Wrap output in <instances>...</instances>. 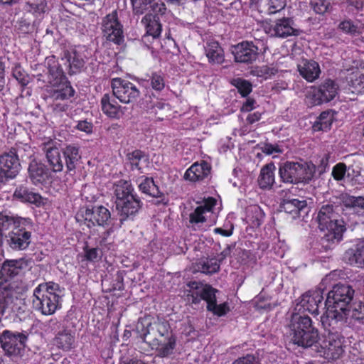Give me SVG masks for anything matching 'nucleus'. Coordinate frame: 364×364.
<instances>
[{"label":"nucleus","mask_w":364,"mask_h":364,"mask_svg":"<svg viewBox=\"0 0 364 364\" xmlns=\"http://www.w3.org/2000/svg\"><path fill=\"white\" fill-rule=\"evenodd\" d=\"M354 294L350 285L341 283L335 284L328 293L325 302L326 311L321 318L328 341H344L341 326L350 315Z\"/></svg>","instance_id":"obj_1"},{"label":"nucleus","mask_w":364,"mask_h":364,"mask_svg":"<svg viewBox=\"0 0 364 364\" xmlns=\"http://www.w3.org/2000/svg\"><path fill=\"white\" fill-rule=\"evenodd\" d=\"M31 219L0 212V246L6 239L7 245L14 251L26 250L31 242Z\"/></svg>","instance_id":"obj_2"},{"label":"nucleus","mask_w":364,"mask_h":364,"mask_svg":"<svg viewBox=\"0 0 364 364\" xmlns=\"http://www.w3.org/2000/svg\"><path fill=\"white\" fill-rule=\"evenodd\" d=\"M343 210L341 205L328 203L319 208L316 220L318 228L324 232L323 240L331 243H338L343 240V233L346 230V223L341 215Z\"/></svg>","instance_id":"obj_3"},{"label":"nucleus","mask_w":364,"mask_h":364,"mask_svg":"<svg viewBox=\"0 0 364 364\" xmlns=\"http://www.w3.org/2000/svg\"><path fill=\"white\" fill-rule=\"evenodd\" d=\"M113 192L120 226L128 220H133L143 203L134 191L131 181L121 179L114 183Z\"/></svg>","instance_id":"obj_4"},{"label":"nucleus","mask_w":364,"mask_h":364,"mask_svg":"<svg viewBox=\"0 0 364 364\" xmlns=\"http://www.w3.org/2000/svg\"><path fill=\"white\" fill-rule=\"evenodd\" d=\"M60 285L53 282L39 284L33 290V306L43 315H53L60 308Z\"/></svg>","instance_id":"obj_5"},{"label":"nucleus","mask_w":364,"mask_h":364,"mask_svg":"<svg viewBox=\"0 0 364 364\" xmlns=\"http://www.w3.org/2000/svg\"><path fill=\"white\" fill-rule=\"evenodd\" d=\"M279 175L285 183H309L314 176V167L303 161H287L279 165Z\"/></svg>","instance_id":"obj_6"},{"label":"nucleus","mask_w":364,"mask_h":364,"mask_svg":"<svg viewBox=\"0 0 364 364\" xmlns=\"http://www.w3.org/2000/svg\"><path fill=\"white\" fill-rule=\"evenodd\" d=\"M287 336L289 341H318L319 333L308 316H292Z\"/></svg>","instance_id":"obj_7"},{"label":"nucleus","mask_w":364,"mask_h":364,"mask_svg":"<svg viewBox=\"0 0 364 364\" xmlns=\"http://www.w3.org/2000/svg\"><path fill=\"white\" fill-rule=\"evenodd\" d=\"M339 90L336 82L331 79H326L318 86H311L308 90L306 98L312 106L321 105L333 100Z\"/></svg>","instance_id":"obj_8"},{"label":"nucleus","mask_w":364,"mask_h":364,"mask_svg":"<svg viewBox=\"0 0 364 364\" xmlns=\"http://www.w3.org/2000/svg\"><path fill=\"white\" fill-rule=\"evenodd\" d=\"M101 31L107 41L120 46L124 41L123 25L118 17L117 10L107 14L102 20Z\"/></svg>","instance_id":"obj_9"},{"label":"nucleus","mask_w":364,"mask_h":364,"mask_svg":"<svg viewBox=\"0 0 364 364\" xmlns=\"http://www.w3.org/2000/svg\"><path fill=\"white\" fill-rule=\"evenodd\" d=\"M113 95L122 103L135 102L140 96L139 88L132 82L121 77H114L111 80Z\"/></svg>","instance_id":"obj_10"},{"label":"nucleus","mask_w":364,"mask_h":364,"mask_svg":"<svg viewBox=\"0 0 364 364\" xmlns=\"http://www.w3.org/2000/svg\"><path fill=\"white\" fill-rule=\"evenodd\" d=\"M111 218V213L108 208L100 205H94L91 208H86L84 213L76 215V220L84 221V224L89 228L98 226H105Z\"/></svg>","instance_id":"obj_11"},{"label":"nucleus","mask_w":364,"mask_h":364,"mask_svg":"<svg viewBox=\"0 0 364 364\" xmlns=\"http://www.w3.org/2000/svg\"><path fill=\"white\" fill-rule=\"evenodd\" d=\"M219 291L209 284H205L200 289V298L206 302V310L218 317L226 316L230 311V304L224 301L217 303L216 294Z\"/></svg>","instance_id":"obj_12"},{"label":"nucleus","mask_w":364,"mask_h":364,"mask_svg":"<svg viewBox=\"0 0 364 364\" xmlns=\"http://www.w3.org/2000/svg\"><path fill=\"white\" fill-rule=\"evenodd\" d=\"M167 11L166 4L161 3L156 6L154 11L146 13L141 18V23L144 26L145 32L152 35L153 41H158L162 32L161 18Z\"/></svg>","instance_id":"obj_13"},{"label":"nucleus","mask_w":364,"mask_h":364,"mask_svg":"<svg viewBox=\"0 0 364 364\" xmlns=\"http://www.w3.org/2000/svg\"><path fill=\"white\" fill-rule=\"evenodd\" d=\"M47 73L46 74H38L36 79L41 82L43 86H48L51 84H56L57 82L67 78L58 58L55 55L48 56L45 60Z\"/></svg>","instance_id":"obj_14"},{"label":"nucleus","mask_w":364,"mask_h":364,"mask_svg":"<svg viewBox=\"0 0 364 364\" xmlns=\"http://www.w3.org/2000/svg\"><path fill=\"white\" fill-rule=\"evenodd\" d=\"M21 170V164L16 156L9 151L0 155V183L6 184L16 177Z\"/></svg>","instance_id":"obj_15"},{"label":"nucleus","mask_w":364,"mask_h":364,"mask_svg":"<svg viewBox=\"0 0 364 364\" xmlns=\"http://www.w3.org/2000/svg\"><path fill=\"white\" fill-rule=\"evenodd\" d=\"M232 54L237 63L252 64L259 56V48L252 41H242L233 46Z\"/></svg>","instance_id":"obj_16"},{"label":"nucleus","mask_w":364,"mask_h":364,"mask_svg":"<svg viewBox=\"0 0 364 364\" xmlns=\"http://www.w3.org/2000/svg\"><path fill=\"white\" fill-rule=\"evenodd\" d=\"M42 150L45 153L46 162L50 171L53 173L61 172L63 170L64 163L62 160V151L57 146L56 142L49 140L42 144Z\"/></svg>","instance_id":"obj_17"},{"label":"nucleus","mask_w":364,"mask_h":364,"mask_svg":"<svg viewBox=\"0 0 364 364\" xmlns=\"http://www.w3.org/2000/svg\"><path fill=\"white\" fill-rule=\"evenodd\" d=\"M323 299V297L320 291H309L300 297L295 310L301 313L309 312L312 315H317L319 304L322 303Z\"/></svg>","instance_id":"obj_18"},{"label":"nucleus","mask_w":364,"mask_h":364,"mask_svg":"<svg viewBox=\"0 0 364 364\" xmlns=\"http://www.w3.org/2000/svg\"><path fill=\"white\" fill-rule=\"evenodd\" d=\"M28 173L31 183L36 186L46 184L53 178L52 171L48 166L35 159L28 164Z\"/></svg>","instance_id":"obj_19"},{"label":"nucleus","mask_w":364,"mask_h":364,"mask_svg":"<svg viewBox=\"0 0 364 364\" xmlns=\"http://www.w3.org/2000/svg\"><path fill=\"white\" fill-rule=\"evenodd\" d=\"M48 87H49L46 90L48 96L53 102L68 100L75 94V90L68 78Z\"/></svg>","instance_id":"obj_20"},{"label":"nucleus","mask_w":364,"mask_h":364,"mask_svg":"<svg viewBox=\"0 0 364 364\" xmlns=\"http://www.w3.org/2000/svg\"><path fill=\"white\" fill-rule=\"evenodd\" d=\"M289 344L294 346L298 344L300 346V343H289ZM301 344L303 348L310 347L317 350L321 357L328 360L336 359L342 353L341 347L334 345V343H311L310 345H308V343H301Z\"/></svg>","instance_id":"obj_21"},{"label":"nucleus","mask_w":364,"mask_h":364,"mask_svg":"<svg viewBox=\"0 0 364 364\" xmlns=\"http://www.w3.org/2000/svg\"><path fill=\"white\" fill-rule=\"evenodd\" d=\"M61 151L65 160L67 173L74 175L82 158L80 146L75 144H67L61 149Z\"/></svg>","instance_id":"obj_22"},{"label":"nucleus","mask_w":364,"mask_h":364,"mask_svg":"<svg viewBox=\"0 0 364 364\" xmlns=\"http://www.w3.org/2000/svg\"><path fill=\"white\" fill-rule=\"evenodd\" d=\"M210 171V164L202 160L195 162L186 171L184 178L192 182L202 181L209 176Z\"/></svg>","instance_id":"obj_23"},{"label":"nucleus","mask_w":364,"mask_h":364,"mask_svg":"<svg viewBox=\"0 0 364 364\" xmlns=\"http://www.w3.org/2000/svg\"><path fill=\"white\" fill-rule=\"evenodd\" d=\"M61 61L66 66L70 75L80 73L85 64L82 55L75 50H65Z\"/></svg>","instance_id":"obj_24"},{"label":"nucleus","mask_w":364,"mask_h":364,"mask_svg":"<svg viewBox=\"0 0 364 364\" xmlns=\"http://www.w3.org/2000/svg\"><path fill=\"white\" fill-rule=\"evenodd\" d=\"M115 97L109 93L102 95L100 105L102 112L111 119H119L124 114L123 108L115 100Z\"/></svg>","instance_id":"obj_25"},{"label":"nucleus","mask_w":364,"mask_h":364,"mask_svg":"<svg viewBox=\"0 0 364 364\" xmlns=\"http://www.w3.org/2000/svg\"><path fill=\"white\" fill-rule=\"evenodd\" d=\"M139 190L147 196L153 198H163L158 201L157 203H162L167 205L168 203V199H165L164 193L159 190V186L155 183V181L152 177H147L142 176L137 181Z\"/></svg>","instance_id":"obj_26"},{"label":"nucleus","mask_w":364,"mask_h":364,"mask_svg":"<svg viewBox=\"0 0 364 364\" xmlns=\"http://www.w3.org/2000/svg\"><path fill=\"white\" fill-rule=\"evenodd\" d=\"M23 10L26 14H31L35 18L41 20L50 11L48 0H26Z\"/></svg>","instance_id":"obj_27"},{"label":"nucleus","mask_w":364,"mask_h":364,"mask_svg":"<svg viewBox=\"0 0 364 364\" xmlns=\"http://www.w3.org/2000/svg\"><path fill=\"white\" fill-rule=\"evenodd\" d=\"M344 260L350 265L364 267V240L358 242L354 248L347 250L343 255Z\"/></svg>","instance_id":"obj_28"},{"label":"nucleus","mask_w":364,"mask_h":364,"mask_svg":"<svg viewBox=\"0 0 364 364\" xmlns=\"http://www.w3.org/2000/svg\"><path fill=\"white\" fill-rule=\"evenodd\" d=\"M293 20L290 18L278 19L274 26V35L280 38L300 35L301 31L292 27Z\"/></svg>","instance_id":"obj_29"},{"label":"nucleus","mask_w":364,"mask_h":364,"mask_svg":"<svg viewBox=\"0 0 364 364\" xmlns=\"http://www.w3.org/2000/svg\"><path fill=\"white\" fill-rule=\"evenodd\" d=\"M298 70L301 76L309 82H314L321 74L319 64L312 60H306L302 65L298 66Z\"/></svg>","instance_id":"obj_30"},{"label":"nucleus","mask_w":364,"mask_h":364,"mask_svg":"<svg viewBox=\"0 0 364 364\" xmlns=\"http://www.w3.org/2000/svg\"><path fill=\"white\" fill-rule=\"evenodd\" d=\"M27 265V261L23 258L19 259H6L2 262L1 269L9 279V278H14L20 274Z\"/></svg>","instance_id":"obj_31"},{"label":"nucleus","mask_w":364,"mask_h":364,"mask_svg":"<svg viewBox=\"0 0 364 364\" xmlns=\"http://www.w3.org/2000/svg\"><path fill=\"white\" fill-rule=\"evenodd\" d=\"M35 27V21H32L28 14L23 12V15L16 21L14 31L19 37H24L32 33Z\"/></svg>","instance_id":"obj_32"},{"label":"nucleus","mask_w":364,"mask_h":364,"mask_svg":"<svg viewBox=\"0 0 364 364\" xmlns=\"http://www.w3.org/2000/svg\"><path fill=\"white\" fill-rule=\"evenodd\" d=\"M208 62L212 64H222L225 61L224 50L217 41H210L205 47Z\"/></svg>","instance_id":"obj_33"},{"label":"nucleus","mask_w":364,"mask_h":364,"mask_svg":"<svg viewBox=\"0 0 364 364\" xmlns=\"http://www.w3.org/2000/svg\"><path fill=\"white\" fill-rule=\"evenodd\" d=\"M14 197L21 202L36 205L40 204L42 198L39 193L33 192L29 188L23 185H20L16 188Z\"/></svg>","instance_id":"obj_34"},{"label":"nucleus","mask_w":364,"mask_h":364,"mask_svg":"<svg viewBox=\"0 0 364 364\" xmlns=\"http://www.w3.org/2000/svg\"><path fill=\"white\" fill-rule=\"evenodd\" d=\"M338 28L343 33L351 36H359L364 31V24L360 21H353L350 18L341 21Z\"/></svg>","instance_id":"obj_35"},{"label":"nucleus","mask_w":364,"mask_h":364,"mask_svg":"<svg viewBox=\"0 0 364 364\" xmlns=\"http://www.w3.org/2000/svg\"><path fill=\"white\" fill-rule=\"evenodd\" d=\"M132 11L135 15H142L146 11H154L156 6H159L162 2L156 0H130Z\"/></svg>","instance_id":"obj_36"},{"label":"nucleus","mask_w":364,"mask_h":364,"mask_svg":"<svg viewBox=\"0 0 364 364\" xmlns=\"http://www.w3.org/2000/svg\"><path fill=\"white\" fill-rule=\"evenodd\" d=\"M334 112L331 109L322 112L314 122L312 127L314 131H328L333 122Z\"/></svg>","instance_id":"obj_37"},{"label":"nucleus","mask_w":364,"mask_h":364,"mask_svg":"<svg viewBox=\"0 0 364 364\" xmlns=\"http://www.w3.org/2000/svg\"><path fill=\"white\" fill-rule=\"evenodd\" d=\"M274 165L267 164L260 171L258 184L262 189H269L274 183Z\"/></svg>","instance_id":"obj_38"},{"label":"nucleus","mask_w":364,"mask_h":364,"mask_svg":"<svg viewBox=\"0 0 364 364\" xmlns=\"http://www.w3.org/2000/svg\"><path fill=\"white\" fill-rule=\"evenodd\" d=\"M306 207V202L297 198L284 199L281 203V208L287 213L291 214L293 218L299 216L300 211Z\"/></svg>","instance_id":"obj_39"},{"label":"nucleus","mask_w":364,"mask_h":364,"mask_svg":"<svg viewBox=\"0 0 364 364\" xmlns=\"http://www.w3.org/2000/svg\"><path fill=\"white\" fill-rule=\"evenodd\" d=\"M149 325L150 323H144L143 321H139L135 329L132 331L124 330L123 339L127 340L133 337L134 339H141L142 341H144L146 336L149 333Z\"/></svg>","instance_id":"obj_40"},{"label":"nucleus","mask_w":364,"mask_h":364,"mask_svg":"<svg viewBox=\"0 0 364 364\" xmlns=\"http://www.w3.org/2000/svg\"><path fill=\"white\" fill-rule=\"evenodd\" d=\"M265 214L257 205H251L247 210V220L252 228H258L264 223Z\"/></svg>","instance_id":"obj_41"},{"label":"nucleus","mask_w":364,"mask_h":364,"mask_svg":"<svg viewBox=\"0 0 364 364\" xmlns=\"http://www.w3.org/2000/svg\"><path fill=\"white\" fill-rule=\"evenodd\" d=\"M127 160L132 171H141L142 168L141 162H146L148 159L144 151L139 149H135L127 154Z\"/></svg>","instance_id":"obj_42"},{"label":"nucleus","mask_w":364,"mask_h":364,"mask_svg":"<svg viewBox=\"0 0 364 364\" xmlns=\"http://www.w3.org/2000/svg\"><path fill=\"white\" fill-rule=\"evenodd\" d=\"M9 152L13 156H16L18 161H20V159L24 160V159H28L33 154L31 146L27 143L21 141L16 142L14 146L9 149Z\"/></svg>","instance_id":"obj_43"},{"label":"nucleus","mask_w":364,"mask_h":364,"mask_svg":"<svg viewBox=\"0 0 364 364\" xmlns=\"http://www.w3.org/2000/svg\"><path fill=\"white\" fill-rule=\"evenodd\" d=\"M77 334L75 326L72 322H67L55 335V341H74Z\"/></svg>","instance_id":"obj_44"},{"label":"nucleus","mask_w":364,"mask_h":364,"mask_svg":"<svg viewBox=\"0 0 364 364\" xmlns=\"http://www.w3.org/2000/svg\"><path fill=\"white\" fill-rule=\"evenodd\" d=\"M231 85L237 88L238 93L242 97H247L252 91V83L240 77L232 79Z\"/></svg>","instance_id":"obj_45"},{"label":"nucleus","mask_w":364,"mask_h":364,"mask_svg":"<svg viewBox=\"0 0 364 364\" xmlns=\"http://www.w3.org/2000/svg\"><path fill=\"white\" fill-rule=\"evenodd\" d=\"M12 75L22 87L29 83V75L18 63H14L12 68Z\"/></svg>","instance_id":"obj_46"},{"label":"nucleus","mask_w":364,"mask_h":364,"mask_svg":"<svg viewBox=\"0 0 364 364\" xmlns=\"http://www.w3.org/2000/svg\"><path fill=\"white\" fill-rule=\"evenodd\" d=\"M220 262L215 258H210L200 264V271L205 274H213L219 272Z\"/></svg>","instance_id":"obj_47"},{"label":"nucleus","mask_w":364,"mask_h":364,"mask_svg":"<svg viewBox=\"0 0 364 364\" xmlns=\"http://www.w3.org/2000/svg\"><path fill=\"white\" fill-rule=\"evenodd\" d=\"M252 73L254 75L267 80L275 75L278 73V69L275 66L265 65L256 67Z\"/></svg>","instance_id":"obj_48"},{"label":"nucleus","mask_w":364,"mask_h":364,"mask_svg":"<svg viewBox=\"0 0 364 364\" xmlns=\"http://www.w3.org/2000/svg\"><path fill=\"white\" fill-rule=\"evenodd\" d=\"M309 5L311 9L319 15H323L328 12L331 8V4L329 0H310Z\"/></svg>","instance_id":"obj_49"},{"label":"nucleus","mask_w":364,"mask_h":364,"mask_svg":"<svg viewBox=\"0 0 364 364\" xmlns=\"http://www.w3.org/2000/svg\"><path fill=\"white\" fill-rule=\"evenodd\" d=\"M153 90L157 92L162 91L165 87V78L161 73H153L148 80Z\"/></svg>","instance_id":"obj_50"},{"label":"nucleus","mask_w":364,"mask_h":364,"mask_svg":"<svg viewBox=\"0 0 364 364\" xmlns=\"http://www.w3.org/2000/svg\"><path fill=\"white\" fill-rule=\"evenodd\" d=\"M1 347L9 356L18 355L24 348V343H0Z\"/></svg>","instance_id":"obj_51"},{"label":"nucleus","mask_w":364,"mask_h":364,"mask_svg":"<svg viewBox=\"0 0 364 364\" xmlns=\"http://www.w3.org/2000/svg\"><path fill=\"white\" fill-rule=\"evenodd\" d=\"M28 338L26 333L13 332L4 330L0 335V341L9 340V341H25Z\"/></svg>","instance_id":"obj_52"},{"label":"nucleus","mask_w":364,"mask_h":364,"mask_svg":"<svg viewBox=\"0 0 364 364\" xmlns=\"http://www.w3.org/2000/svg\"><path fill=\"white\" fill-rule=\"evenodd\" d=\"M12 292L13 291L0 293V317L4 315L6 310L13 301Z\"/></svg>","instance_id":"obj_53"},{"label":"nucleus","mask_w":364,"mask_h":364,"mask_svg":"<svg viewBox=\"0 0 364 364\" xmlns=\"http://www.w3.org/2000/svg\"><path fill=\"white\" fill-rule=\"evenodd\" d=\"M205 213V212L203 210L202 207H196L194 211L189 215L190 223L198 224L206 222V218L204 215Z\"/></svg>","instance_id":"obj_54"},{"label":"nucleus","mask_w":364,"mask_h":364,"mask_svg":"<svg viewBox=\"0 0 364 364\" xmlns=\"http://www.w3.org/2000/svg\"><path fill=\"white\" fill-rule=\"evenodd\" d=\"M350 316L355 319L364 323V303L360 301L355 303L352 309Z\"/></svg>","instance_id":"obj_55"},{"label":"nucleus","mask_w":364,"mask_h":364,"mask_svg":"<svg viewBox=\"0 0 364 364\" xmlns=\"http://www.w3.org/2000/svg\"><path fill=\"white\" fill-rule=\"evenodd\" d=\"M346 172V165L344 163H338L335 165L332 170V176L336 181L343 179Z\"/></svg>","instance_id":"obj_56"},{"label":"nucleus","mask_w":364,"mask_h":364,"mask_svg":"<svg viewBox=\"0 0 364 364\" xmlns=\"http://www.w3.org/2000/svg\"><path fill=\"white\" fill-rule=\"evenodd\" d=\"M12 283L0 269V293H6L13 291Z\"/></svg>","instance_id":"obj_57"},{"label":"nucleus","mask_w":364,"mask_h":364,"mask_svg":"<svg viewBox=\"0 0 364 364\" xmlns=\"http://www.w3.org/2000/svg\"><path fill=\"white\" fill-rule=\"evenodd\" d=\"M85 252V259L90 262H94L99 257V249L98 248H90L86 245L83 248Z\"/></svg>","instance_id":"obj_58"},{"label":"nucleus","mask_w":364,"mask_h":364,"mask_svg":"<svg viewBox=\"0 0 364 364\" xmlns=\"http://www.w3.org/2000/svg\"><path fill=\"white\" fill-rule=\"evenodd\" d=\"M346 4L348 9V12H358L363 8V0H347Z\"/></svg>","instance_id":"obj_59"},{"label":"nucleus","mask_w":364,"mask_h":364,"mask_svg":"<svg viewBox=\"0 0 364 364\" xmlns=\"http://www.w3.org/2000/svg\"><path fill=\"white\" fill-rule=\"evenodd\" d=\"M261 150L267 155H271L274 153H282V149L277 144H272L269 143H264L261 147Z\"/></svg>","instance_id":"obj_60"},{"label":"nucleus","mask_w":364,"mask_h":364,"mask_svg":"<svg viewBox=\"0 0 364 364\" xmlns=\"http://www.w3.org/2000/svg\"><path fill=\"white\" fill-rule=\"evenodd\" d=\"M352 86L358 92H364V73H360L358 78L351 79Z\"/></svg>","instance_id":"obj_61"},{"label":"nucleus","mask_w":364,"mask_h":364,"mask_svg":"<svg viewBox=\"0 0 364 364\" xmlns=\"http://www.w3.org/2000/svg\"><path fill=\"white\" fill-rule=\"evenodd\" d=\"M75 127L77 130L89 134L92 133L93 125L91 122H87V120H82L77 122V124Z\"/></svg>","instance_id":"obj_62"},{"label":"nucleus","mask_w":364,"mask_h":364,"mask_svg":"<svg viewBox=\"0 0 364 364\" xmlns=\"http://www.w3.org/2000/svg\"><path fill=\"white\" fill-rule=\"evenodd\" d=\"M233 364H259L258 359L252 355H247L234 362Z\"/></svg>","instance_id":"obj_63"},{"label":"nucleus","mask_w":364,"mask_h":364,"mask_svg":"<svg viewBox=\"0 0 364 364\" xmlns=\"http://www.w3.org/2000/svg\"><path fill=\"white\" fill-rule=\"evenodd\" d=\"M256 100L251 97H247L246 101L242 104L240 111L242 112H249L255 108Z\"/></svg>","instance_id":"obj_64"}]
</instances>
